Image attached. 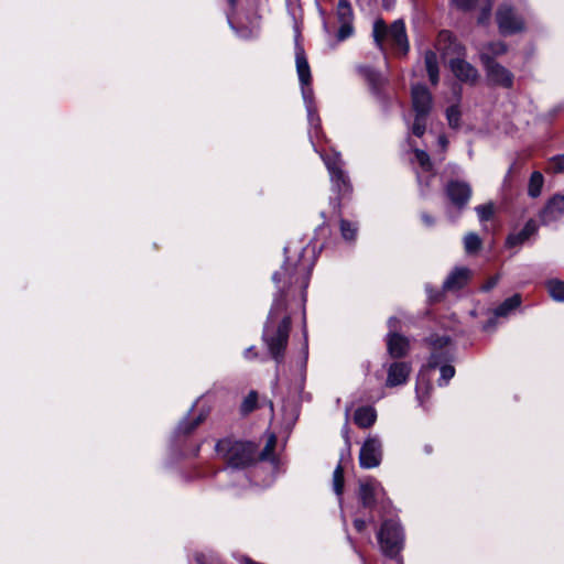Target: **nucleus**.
Listing matches in <instances>:
<instances>
[{
	"label": "nucleus",
	"mask_w": 564,
	"mask_h": 564,
	"mask_svg": "<svg viewBox=\"0 0 564 564\" xmlns=\"http://www.w3.org/2000/svg\"><path fill=\"white\" fill-rule=\"evenodd\" d=\"M424 341L430 350V357L419 371L416 380V395L421 403L429 395L431 372L433 370L440 369L441 376L437 383L441 387L446 386L455 375V368L451 365L455 356L451 338L447 335L432 334Z\"/></svg>",
	"instance_id": "nucleus-2"
},
{
	"label": "nucleus",
	"mask_w": 564,
	"mask_h": 564,
	"mask_svg": "<svg viewBox=\"0 0 564 564\" xmlns=\"http://www.w3.org/2000/svg\"><path fill=\"white\" fill-rule=\"evenodd\" d=\"M421 217H422L423 223L426 226H433L434 225V219L430 215L423 213Z\"/></svg>",
	"instance_id": "nucleus-44"
},
{
	"label": "nucleus",
	"mask_w": 564,
	"mask_h": 564,
	"mask_svg": "<svg viewBox=\"0 0 564 564\" xmlns=\"http://www.w3.org/2000/svg\"><path fill=\"white\" fill-rule=\"evenodd\" d=\"M446 119L448 126L452 129H458L460 127L462 112L458 105H453L446 109Z\"/></svg>",
	"instance_id": "nucleus-34"
},
{
	"label": "nucleus",
	"mask_w": 564,
	"mask_h": 564,
	"mask_svg": "<svg viewBox=\"0 0 564 564\" xmlns=\"http://www.w3.org/2000/svg\"><path fill=\"white\" fill-rule=\"evenodd\" d=\"M372 35L380 50H383V41L388 40L399 53L404 55L409 51L405 26L401 20L394 21L390 28L386 25L383 20H376L373 23Z\"/></svg>",
	"instance_id": "nucleus-6"
},
{
	"label": "nucleus",
	"mask_w": 564,
	"mask_h": 564,
	"mask_svg": "<svg viewBox=\"0 0 564 564\" xmlns=\"http://www.w3.org/2000/svg\"><path fill=\"white\" fill-rule=\"evenodd\" d=\"M403 530L394 519L383 521L378 532V542L382 552L388 556H395L403 546Z\"/></svg>",
	"instance_id": "nucleus-9"
},
{
	"label": "nucleus",
	"mask_w": 564,
	"mask_h": 564,
	"mask_svg": "<svg viewBox=\"0 0 564 564\" xmlns=\"http://www.w3.org/2000/svg\"><path fill=\"white\" fill-rule=\"evenodd\" d=\"M258 401V394L254 391H251L242 401L240 405V411L243 415L251 413L256 406Z\"/></svg>",
	"instance_id": "nucleus-36"
},
{
	"label": "nucleus",
	"mask_w": 564,
	"mask_h": 564,
	"mask_svg": "<svg viewBox=\"0 0 564 564\" xmlns=\"http://www.w3.org/2000/svg\"><path fill=\"white\" fill-rule=\"evenodd\" d=\"M477 216L481 223L492 218L495 213V206L492 203L479 205L475 208Z\"/></svg>",
	"instance_id": "nucleus-37"
},
{
	"label": "nucleus",
	"mask_w": 564,
	"mask_h": 564,
	"mask_svg": "<svg viewBox=\"0 0 564 564\" xmlns=\"http://www.w3.org/2000/svg\"><path fill=\"white\" fill-rule=\"evenodd\" d=\"M333 489L335 494L340 497L344 491V470L340 465H338L333 474Z\"/></svg>",
	"instance_id": "nucleus-35"
},
{
	"label": "nucleus",
	"mask_w": 564,
	"mask_h": 564,
	"mask_svg": "<svg viewBox=\"0 0 564 564\" xmlns=\"http://www.w3.org/2000/svg\"><path fill=\"white\" fill-rule=\"evenodd\" d=\"M521 304V296L519 294H514L511 297L505 300L496 310L495 317H506L512 311L518 308Z\"/></svg>",
	"instance_id": "nucleus-26"
},
{
	"label": "nucleus",
	"mask_w": 564,
	"mask_h": 564,
	"mask_svg": "<svg viewBox=\"0 0 564 564\" xmlns=\"http://www.w3.org/2000/svg\"><path fill=\"white\" fill-rule=\"evenodd\" d=\"M337 21L340 24L337 37L339 41H344L352 35L354 33V12L351 4L347 0H339L336 8Z\"/></svg>",
	"instance_id": "nucleus-17"
},
{
	"label": "nucleus",
	"mask_w": 564,
	"mask_h": 564,
	"mask_svg": "<svg viewBox=\"0 0 564 564\" xmlns=\"http://www.w3.org/2000/svg\"><path fill=\"white\" fill-rule=\"evenodd\" d=\"M373 522H375V520L371 517L369 519L356 517L354 520V525L358 532H362L366 529L368 523H373Z\"/></svg>",
	"instance_id": "nucleus-41"
},
{
	"label": "nucleus",
	"mask_w": 564,
	"mask_h": 564,
	"mask_svg": "<svg viewBox=\"0 0 564 564\" xmlns=\"http://www.w3.org/2000/svg\"><path fill=\"white\" fill-rule=\"evenodd\" d=\"M481 63L484 65L486 76L491 85L502 88H511L513 85V74L503 65L490 59L489 54L481 55Z\"/></svg>",
	"instance_id": "nucleus-10"
},
{
	"label": "nucleus",
	"mask_w": 564,
	"mask_h": 564,
	"mask_svg": "<svg viewBox=\"0 0 564 564\" xmlns=\"http://www.w3.org/2000/svg\"><path fill=\"white\" fill-rule=\"evenodd\" d=\"M481 246V239L478 235L469 232L464 237V248L468 254L476 253Z\"/></svg>",
	"instance_id": "nucleus-33"
},
{
	"label": "nucleus",
	"mask_w": 564,
	"mask_h": 564,
	"mask_svg": "<svg viewBox=\"0 0 564 564\" xmlns=\"http://www.w3.org/2000/svg\"><path fill=\"white\" fill-rule=\"evenodd\" d=\"M329 173L333 191L344 197L351 192V184L348 175L343 170L344 162L340 153L332 152L329 154H321Z\"/></svg>",
	"instance_id": "nucleus-8"
},
{
	"label": "nucleus",
	"mask_w": 564,
	"mask_h": 564,
	"mask_svg": "<svg viewBox=\"0 0 564 564\" xmlns=\"http://www.w3.org/2000/svg\"><path fill=\"white\" fill-rule=\"evenodd\" d=\"M494 325H495V319L492 318V319H490V321H489V322L484 326V328H485V329H489V327H491V326H494Z\"/></svg>",
	"instance_id": "nucleus-49"
},
{
	"label": "nucleus",
	"mask_w": 564,
	"mask_h": 564,
	"mask_svg": "<svg viewBox=\"0 0 564 564\" xmlns=\"http://www.w3.org/2000/svg\"><path fill=\"white\" fill-rule=\"evenodd\" d=\"M547 169L554 173H564V153L549 160Z\"/></svg>",
	"instance_id": "nucleus-38"
},
{
	"label": "nucleus",
	"mask_w": 564,
	"mask_h": 564,
	"mask_svg": "<svg viewBox=\"0 0 564 564\" xmlns=\"http://www.w3.org/2000/svg\"><path fill=\"white\" fill-rule=\"evenodd\" d=\"M388 325L390 327V333L387 338L388 351L391 357H403L409 350V340L394 332L398 327L397 318L391 317L388 321Z\"/></svg>",
	"instance_id": "nucleus-19"
},
{
	"label": "nucleus",
	"mask_w": 564,
	"mask_h": 564,
	"mask_svg": "<svg viewBox=\"0 0 564 564\" xmlns=\"http://www.w3.org/2000/svg\"><path fill=\"white\" fill-rule=\"evenodd\" d=\"M382 442L377 435H369L361 445L359 452V465L361 468L371 469L381 464Z\"/></svg>",
	"instance_id": "nucleus-12"
},
{
	"label": "nucleus",
	"mask_w": 564,
	"mask_h": 564,
	"mask_svg": "<svg viewBox=\"0 0 564 564\" xmlns=\"http://www.w3.org/2000/svg\"><path fill=\"white\" fill-rule=\"evenodd\" d=\"M538 226L534 220H529L524 227L519 231L508 236L507 245L509 247H517L523 245L527 240L535 235Z\"/></svg>",
	"instance_id": "nucleus-22"
},
{
	"label": "nucleus",
	"mask_w": 564,
	"mask_h": 564,
	"mask_svg": "<svg viewBox=\"0 0 564 564\" xmlns=\"http://www.w3.org/2000/svg\"><path fill=\"white\" fill-rule=\"evenodd\" d=\"M344 437H345V443H346L347 449L349 451L350 449V440H349L348 432H347L346 427L344 430Z\"/></svg>",
	"instance_id": "nucleus-47"
},
{
	"label": "nucleus",
	"mask_w": 564,
	"mask_h": 564,
	"mask_svg": "<svg viewBox=\"0 0 564 564\" xmlns=\"http://www.w3.org/2000/svg\"><path fill=\"white\" fill-rule=\"evenodd\" d=\"M414 160L421 167V171L417 172V180H419V183L422 184L423 183V173L431 172L432 163H431L429 154L425 151L419 150V149L414 150Z\"/></svg>",
	"instance_id": "nucleus-27"
},
{
	"label": "nucleus",
	"mask_w": 564,
	"mask_h": 564,
	"mask_svg": "<svg viewBox=\"0 0 564 564\" xmlns=\"http://www.w3.org/2000/svg\"><path fill=\"white\" fill-rule=\"evenodd\" d=\"M424 61L430 82L433 85H436L440 80V70L436 54L433 51H427L425 53Z\"/></svg>",
	"instance_id": "nucleus-25"
},
{
	"label": "nucleus",
	"mask_w": 564,
	"mask_h": 564,
	"mask_svg": "<svg viewBox=\"0 0 564 564\" xmlns=\"http://www.w3.org/2000/svg\"><path fill=\"white\" fill-rule=\"evenodd\" d=\"M275 443L276 438L271 434L265 447L259 454L254 443L225 438L216 444V451L227 463L225 471L234 475L238 470L250 467L258 458L269 459Z\"/></svg>",
	"instance_id": "nucleus-3"
},
{
	"label": "nucleus",
	"mask_w": 564,
	"mask_h": 564,
	"mask_svg": "<svg viewBox=\"0 0 564 564\" xmlns=\"http://www.w3.org/2000/svg\"><path fill=\"white\" fill-rule=\"evenodd\" d=\"M411 97L415 113L411 131L414 135L421 138L425 132L426 119L432 109L433 98L429 89L422 85L412 86Z\"/></svg>",
	"instance_id": "nucleus-7"
},
{
	"label": "nucleus",
	"mask_w": 564,
	"mask_h": 564,
	"mask_svg": "<svg viewBox=\"0 0 564 564\" xmlns=\"http://www.w3.org/2000/svg\"><path fill=\"white\" fill-rule=\"evenodd\" d=\"M465 56H457L449 59V67L454 76L467 84H475L479 77L477 68L465 61Z\"/></svg>",
	"instance_id": "nucleus-18"
},
{
	"label": "nucleus",
	"mask_w": 564,
	"mask_h": 564,
	"mask_svg": "<svg viewBox=\"0 0 564 564\" xmlns=\"http://www.w3.org/2000/svg\"><path fill=\"white\" fill-rule=\"evenodd\" d=\"M550 296L557 302H564V282L550 280L546 284Z\"/></svg>",
	"instance_id": "nucleus-30"
},
{
	"label": "nucleus",
	"mask_w": 564,
	"mask_h": 564,
	"mask_svg": "<svg viewBox=\"0 0 564 564\" xmlns=\"http://www.w3.org/2000/svg\"><path fill=\"white\" fill-rule=\"evenodd\" d=\"M295 63H296V72L299 76V80L301 84V90H302V97L306 107L307 111V119L308 124L311 127L310 129V137L313 139L312 130L315 129L316 131L319 128V118L316 115V109L314 107V100H313V89L311 87V68L308 65V62L306 59L304 50L300 46H296L295 50ZM317 135V132L315 133Z\"/></svg>",
	"instance_id": "nucleus-4"
},
{
	"label": "nucleus",
	"mask_w": 564,
	"mask_h": 564,
	"mask_svg": "<svg viewBox=\"0 0 564 564\" xmlns=\"http://www.w3.org/2000/svg\"><path fill=\"white\" fill-rule=\"evenodd\" d=\"M340 232H341V237L346 241H354L357 237L358 226L356 223H352V221H349L346 219H341L340 220Z\"/></svg>",
	"instance_id": "nucleus-32"
},
{
	"label": "nucleus",
	"mask_w": 564,
	"mask_h": 564,
	"mask_svg": "<svg viewBox=\"0 0 564 564\" xmlns=\"http://www.w3.org/2000/svg\"><path fill=\"white\" fill-rule=\"evenodd\" d=\"M273 479L271 478L270 480H268L264 486H270L272 484Z\"/></svg>",
	"instance_id": "nucleus-50"
},
{
	"label": "nucleus",
	"mask_w": 564,
	"mask_h": 564,
	"mask_svg": "<svg viewBox=\"0 0 564 564\" xmlns=\"http://www.w3.org/2000/svg\"><path fill=\"white\" fill-rule=\"evenodd\" d=\"M376 419L377 413L372 406L358 408L354 415L355 423L362 429L371 426L376 422Z\"/></svg>",
	"instance_id": "nucleus-23"
},
{
	"label": "nucleus",
	"mask_w": 564,
	"mask_h": 564,
	"mask_svg": "<svg viewBox=\"0 0 564 564\" xmlns=\"http://www.w3.org/2000/svg\"><path fill=\"white\" fill-rule=\"evenodd\" d=\"M386 491L382 485L375 478H368L359 481V500L365 509H372L381 500Z\"/></svg>",
	"instance_id": "nucleus-13"
},
{
	"label": "nucleus",
	"mask_w": 564,
	"mask_h": 564,
	"mask_svg": "<svg viewBox=\"0 0 564 564\" xmlns=\"http://www.w3.org/2000/svg\"><path fill=\"white\" fill-rule=\"evenodd\" d=\"M544 184L543 175L540 172H533L530 176L528 193L531 197H538Z\"/></svg>",
	"instance_id": "nucleus-29"
},
{
	"label": "nucleus",
	"mask_w": 564,
	"mask_h": 564,
	"mask_svg": "<svg viewBox=\"0 0 564 564\" xmlns=\"http://www.w3.org/2000/svg\"><path fill=\"white\" fill-rule=\"evenodd\" d=\"M499 278H500V276H499L498 274H497V275H495V276H491V278H490V279H489V280H488V281L482 285V290H484V291H489V290L494 289V288L497 285L498 281H499Z\"/></svg>",
	"instance_id": "nucleus-43"
},
{
	"label": "nucleus",
	"mask_w": 564,
	"mask_h": 564,
	"mask_svg": "<svg viewBox=\"0 0 564 564\" xmlns=\"http://www.w3.org/2000/svg\"><path fill=\"white\" fill-rule=\"evenodd\" d=\"M521 10L510 2H502L496 12V21L502 35L521 33L527 29V20L531 18V11L524 0L520 1Z\"/></svg>",
	"instance_id": "nucleus-5"
},
{
	"label": "nucleus",
	"mask_w": 564,
	"mask_h": 564,
	"mask_svg": "<svg viewBox=\"0 0 564 564\" xmlns=\"http://www.w3.org/2000/svg\"><path fill=\"white\" fill-rule=\"evenodd\" d=\"M285 262L273 273L278 289L263 328V340L272 358L280 362L288 345L291 312L288 301L299 307L306 301V288L314 265L313 249L303 240H291L284 247Z\"/></svg>",
	"instance_id": "nucleus-1"
},
{
	"label": "nucleus",
	"mask_w": 564,
	"mask_h": 564,
	"mask_svg": "<svg viewBox=\"0 0 564 564\" xmlns=\"http://www.w3.org/2000/svg\"><path fill=\"white\" fill-rule=\"evenodd\" d=\"M366 74L371 82H375V78L377 77V74L375 72L367 69Z\"/></svg>",
	"instance_id": "nucleus-48"
},
{
	"label": "nucleus",
	"mask_w": 564,
	"mask_h": 564,
	"mask_svg": "<svg viewBox=\"0 0 564 564\" xmlns=\"http://www.w3.org/2000/svg\"><path fill=\"white\" fill-rule=\"evenodd\" d=\"M492 0H488L487 4L481 9L480 14L478 15L477 22L479 25H486L491 15Z\"/></svg>",
	"instance_id": "nucleus-39"
},
{
	"label": "nucleus",
	"mask_w": 564,
	"mask_h": 564,
	"mask_svg": "<svg viewBox=\"0 0 564 564\" xmlns=\"http://www.w3.org/2000/svg\"><path fill=\"white\" fill-rule=\"evenodd\" d=\"M507 51H508V47H507L506 43H503L501 41L490 42V43L484 45L479 50V58L481 59V55L484 53H487V54H489L490 59L495 61L496 57L506 54Z\"/></svg>",
	"instance_id": "nucleus-28"
},
{
	"label": "nucleus",
	"mask_w": 564,
	"mask_h": 564,
	"mask_svg": "<svg viewBox=\"0 0 564 564\" xmlns=\"http://www.w3.org/2000/svg\"><path fill=\"white\" fill-rule=\"evenodd\" d=\"M438 144L442 148V151H445L446 148H447V144H448L447 138L445 135H440L438 137Z\"/></svg>",
	"instance_id": "nucleus-45"
},
{
	"label": "nucleus",
	"mask_w": 564,
	"mask_h": 564,
	"mask_svg": "<svg viewBox=\"0 0 564 564\" xmlns=\"http://www.w3.org/2000/svg\"><path fill=\"white\" fill-rule=\"evenodd\" d=\"M245 357L247 359H250V358L254 357L253 347H250V348L245 350Z\"/></svg>",
	"instance_id": "nucleus-46"
},
{
	"label": "nucleus",
	"mask_w": 564,
	"mask_h": 564,
	"mask_svg": "<svg viewBox=\"0 0 564 564\" xmlns=\"http://www.w3.org/2000/svg\"><path fill=\"white\" fill-rule=\"evenodd\" d=\"M285 411V421L288 424H292L296 417H297V411L294 405H290V409H286V406L283 408Z\"/></svg>",
	"instance_id": "nucleus-42"
},
{
	"label": "nucleus",
	"mask_w": 564,
	"mask_h": 564,
	"mask_svg": "<svg viewBox=\"0 0 564 564\" xmlns=\"http://www.w3.org/2000/svg\"><path fill=\"white\" fill-rule=\"evenodd\" d=\"M435 47L444 57L454 58L466 55L465 46L447 30L438 33Z\"/></svg>",
	"instance_id": "nucleus-16"
},
{
	"label": "nucleus",
	"mask_w": 564,
	"mask_h": 564,
	"mask_svg": "<svg viewBox=\"0 0 564 564\" xmlns=\"http://www.w3.org/2000/svg\"><path fill=\"white\" fill-rule=\"evenodd\" d=\"M452 2L463 11H470L474 9L477 0H452Z\"/></svg>",
	"instance_id": "nucleus-40"
},
{
	"label": "nucleus",
	"mask_w": 564,
	"mask_h": 564,
	"mask_svg": "<svg viewBox=\"0 0 564 564\" xmlns=\"http://www.w3.org/2000/svg\"><path fill=\"white\" fill-rule=\"evenodd\" d=\"M227 1L230 8L227 10L226 14L231 30H234L236 34L243 40L256 37L260 30L259 19L254 17L249 21L248 25H245L242 19L236 14L237 0Z\"/></svg>",
	"instance_id": "nucleus-11"
},
{
	"label": "nucleus",
	"mask_w": 564,
	"mask_h": 564,
	"mask_svg": "<svg viewBox=\"0 0 564 564\" xmlns=\"http://www.w3.org/2000/svg\"><path fill=\"white\" fill-rule=\"evenodd\" d=\"M470 271L467 268H456L444 281L443 289L445 291H457L467 283Z\"/></svg>",
	"instance_id": "nucleus-21"
},
{
	"label": "nucleus",
	"mask_w": 564,
	"mask_h": 564,
	"mask_svg": "<svg viewBox=\"0 0 564 564\" xmlns=\"http://www.w3.org/2000/svg\"><path fill=\"white\" fill-rule=\"evenodd\" d=\"M411 373V366L405 361L391 362L387 368L386 386L389 388L405 384Z\"/></svg>",
	"instance_id": "nucleus-20"
},
{
	"label": "nucleus",
	"mask_w": 564,
	"mask_h": 564,
	"mask_svg": "<svg viewBox=\"0 0 564 564\" xmlns=\"http://www.w3.org/2000/svg\"><path fill=\"white\" fill-rule=\"evenodd\" d=\"M445 194L451 204L457 210H462L467 206L471 197V187L463 181H451L445 186Z\"/></svg>",
	"instance_id": "nucleus-15"
},
{
	"label": "nucleus",
	"mask_w": 564,
	"mask_h": 564,
	"mask_svg": "<svg viewBox=\"0 0 564 564\" xmlns=\"http://www.w3.org/2000/svg\"><path fill=\"white\" fill-rule=\"evenodd\" d=\"M189 564H221L219 557L212 551L196 552Z\"/></svg>",
	"instance_id": "nucleus-31"
},
{
	"label": "nucleus",
	"mask_w": 564,
	"mask_h": 564,
	"mask_svg": "<svg viewBox=\"0 0 564 564\" xmlns=\"http://www.w3.org/2000/svg\"><path fill=\"white\" fill-rule=\"evenodd\" d=\"M539 217L543 226L556 227L564 217V195L557 194L551 197Z\"/></svg>",
	"instance_id": "nucleus-14"
},
{
	"label": "nucleus",
	"mask_w": 564,
	"mask_h": 564,
	"mask_svg": "<svg viewBox=\"0 0 564 564\" xmlns=\"http://www.w3.org/2000/svg\"><path fill=\"white\" fill-rule=\"evenodd\" d=\"M207 416V412H199L197 415H188L180 422L177 426L178 433L189 434L193 432Z\"/></svg>",
	"instance_id": "nucleus-24"
}]
</instances>
